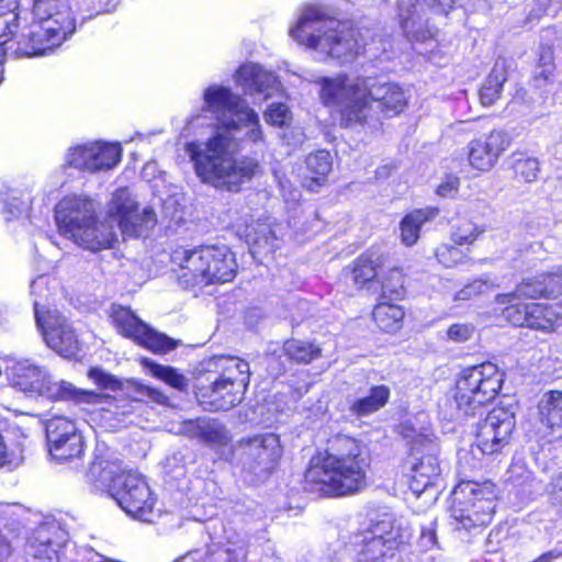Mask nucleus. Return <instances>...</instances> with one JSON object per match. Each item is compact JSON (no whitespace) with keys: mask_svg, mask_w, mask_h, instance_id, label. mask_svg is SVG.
I'll list each match as a JSON object with an SVG mask.
<instances>
[{"mask_svg":"<svg viewBox=\"0 0 562 562\" xmlns=\"http://www.w3.org/2000/svg\"><path fill=\"white\" fill-rule=\"evenodd\" d=\"M435 256L445 267H452L460 260L459 248H437Z\"/></svg>","mask_w":562,"mask_h":562,"instance_id":"nucleus-51","label":"nucleus"},{"mask_svg":"<svg viewBox=\"0 0 562 562\" xmlns=\"http://www.w3.org/2000/svg\"><path fill=\"white\" fill-rule=\"evenodd\" d=\"M315 82L319 87L321 103L331 114L336 113L341 128L368 125L373 117V103L378 104L380 113L386 119L401 114L408 103L403 88L394 82L370 87L366 78L351 80L346 72L319 77Z\"/></svg>","mask_w":562,"mask_h":562,"instance_id":"nucleus-3","label":"nucleus"},{"mask_svg":"<svg viewBox=\"0 0 562 562\" xmlns=\"http://www.w3.org/2000/svg\"><path fill=\"white\" fill-rule=\"evenodd\" d=\"M32 21L18 37L15 50L24 57L42 56L60 46L76 31L71 8L61 0H34Z\"/></svg>","mask_w":562,"mask_h":562,"instance_id":"nucleus-5","label":"nucleus"},{"mask_svg":"<svg viewBox=\"0 0 562 562\" xmlns=\"http://www.w3.org/2000/svg\"><path fill=\"white\" fill-rule=\"evenodd\" d=\"M498 285L487 277L475 279L454 294V301H467L493 291Z\"/></svg>","mask_w":562,"mask_h":562,"instance_id":"nucleus-42","label":"nucleus"},{"mask_svg":"<svg viewBox=\"0 0 562 562\" xmlns=\"http://www.w3.org/2000/svg\"><path fill=\"white\" fill-rule=\"evenodd\" d=\"M540 420L549 428L562 425V392L551 391L539 403Z\"/></svg>","mask_w":562,"mask_h":562,"instance_id":"nucleus-37","label":"nucleus"},{"mask_svg":"<svg viewBox=\"0 0 562 562\" xmlns=\"http://www.w3.org/2000/svg\"><path fill=\"white\" fill-rule=\"evenodd\" d=\"M439 214L440 209L436 205H428L407 212L398 225L401 241L405 246H414L420 237L423 225L432 222Z\"/></svg>","mask_w":562,"mask_h":562,"instance_id":"nucleus-27","label":"nucleus"},{"mask_svg":"<svg viewBox=\"0 0 562 562\" xmlns=\"http://www.w3.org/2000/svg\"><path fill=\"white\" fill-rule=\"evenodd\" d=\"M5 375L9 383L16 390L30 396H45L53 401H72L81 403H101L103 396L93 392L78 389L66 381H54L48 370L29 359H8Z\"/></svg>","mask_w":562,"mask_h":562,"instance_id":"nucleus-11","label":"nucleus"},{"mask_svg":"<svg viewBox=\"0 0 562 562\" xmlns=\"http://www.w3.org/2000/svg\"><path fill=\"white\" fill-rule=\"evenodd\" d=\"M513 138L503 128H492L473 137L465 146L469 167L475 176L492 171L512 146Z\"/></svg>","mask_w":562,"mask_h":562,"instance_id":"nucleus-17","label":"nucleus"},{"mask_svg":"<svg viewBox=\"0 0 562 562\" xmlns=\"http://www.w3.org/2000/svg\"><path fill=\"white\" fill-rule=\"evenodd\" d=\"M307 175L304 178V188L308 191H317L328 181L333 169V158L328 150L317 149L305 157Z\"/></svg>","mask_w":562,"mask_h":562,"instance_id":"nucleus-28","label":"nucleus"},{"mask_svg":"<svg viewBox=\"0 0 562 562\" xmlns=\"http://www.w3.org/2000/svg\"><path fill=\"white\" fill-rule=\"evenodd\" d=\"M8 323V310L5 306L0 305V326Z\"/></svg>","mask_w":562,"mask_h":562,"instance_id":"nucleus-60","label":"nucleus"},{"mask_svg":"<svg viewBox=\"0 0 562 562\" xmlns=\"http://www.w3.org/2000/svg\"><path fill=\"white\" fill-rule=\"evenodd\" d=\"M494 498L493 488L486 484L460 482L452 492L454 529L471 533L490 524L495 510Z\"/></svg>","mask_w":562,"mask_h":562,"instance_id":"nucleus-13","label":"nucleus"},{"mask_svg":"<svg viewBox=\"0 0 562 562\" xmlns=\"http://www.w3.org/2000/svg\"><path fill=\"white\" fill-rule=\"evenodd\" d=\"M214 366L222 370L221 375L216 378L217 380L228 384H233L237 382V380H243L241 389H247L250 378L248 362L239 358L220 356L214 358Z\"/></svg>","mask_w":562,"mask_h":562,"instance_id":"nucleus-31","label":"nucleus"},{"mask_svg":"<svg viewBox=\"0 0 562 562\" xmlns=\"http://www.w3.org/2000/svg\"><path fill=\"white\" fill-rule=\"evenodd\" d=\"M538 67L555 68L554 48L551 44H541L539 47V56L537 59Z\"/></svg>","mask_w":562,"mask_h":562,"instance_id":"nucleus-52","label":"nucleus"},{"mask_svg":"<svg viewBox=\"0 0 562 562\" xmlns=\"http://www.w3.org/2000/svg\"><path fill=\"white\" fill-rule=\"evenodd\" d=\"M285 355L297 363H308L321 357V348L313 342L292 339L283 345Z\"/></svg>","mask_w":562,"mask_h":562,"instance_id":"nucleus-40","label":"nucleus"},{"mask_svg":"<svg viewBox=\"0 0 562 562\" xmlns=\"http://www.w3.org/2000/svg\"><path fill=\"white\" fill-rule=\"evenodd\" d=\"M475 333V326L471 323L453 324L447 330V336L456 342H464L472 338Z\"/></svg>","mask_w":562,"mask_h":562,"instance_id":"nucleus-48","label":"nucleus"},{"mask_svg":"<svg viewBox=\"0 0 562 562\" xmlns=\"http://www.w3.org/2000/svg\"><path fill=\"white\" fill-rule=\"evenodd\" d=\"M291 35L307 47H322L339 65L352 63L360 53V33L347 22L326 18L315 9H306Z\"/></svg>","mask_w":562,"mask_h":562,"instance_id":"nucleus-7","label":"nucleus"},{"mask_svg":"<svg viewBox=\"0 0 562 562\" xmlns=\"http://www.w3.org/2000/svg\"><path fill=\"white\" fill-rule=\"evenodd\" d=\"M371 521L372 537L364 539L358 562H398V549L405 537L400 528L394 527L393 516L384 514L382 519Z\"/></svg>","mask_w":562,"mask_h":562,"instance_id":"nucleus-16","label":"nucleus"},{"mask_svg":"<svg viewBox=\"0 0 562 562\" xmlns=\"http://www.w3.org/2000/svg\"><path fill=\"white\" fill-rule=\"evenodd\" d=\"M382 273V262L380 258H374V254L364 252L355 262L352 278L356 284L360 286L371 281Z\"/></svg>","mask_w":562,"mask_h":562,"instance_id":"nucleus-39","label":"nucleus"},{"mask_svg":"<svg viewBox=\"0 0 562 562\" xmlns=\"http://www.w3.org/2000/svg\"><path fill=\"white\" fill-rule=\"evenodd\" d=\"M404 315L401 306L389 302H380L372 312L373 321L378 327L386 333L400 329Z\"/></svg>","mask_w":562,"mask_h":562,"instance_id":"nucleus-34","label":"nucleus"},{"mask_svg":"<svg viewBox=\"0 0 562 562\" xmlns=\"http://www.w3.org/2000/svg\"><path fill=\"white\" fill-rule=\"evenodd\" d=\"M481 233L482 231L472 222L465 221L454 227L452 232V240L459 246L471 245L477 239Z\"/></svg>","mask_w":562,"mask_h":562,"instance_id":"nucleus-44","label":"nucleus"},{"mask_svg":"<svg viewBox=\"0 0 562 562\" xmlns=\"http://www.w3.org/2000/svg\"><path fill=\"white\" fill-rule=\"evenodd\" d=\"M49 281L50 278L43 274L31 283V293L36 296L33 302L36 325L49 348L65 358H71L79 350V340L72 325L57 310L44 311L41 301L50 295Z\"/></svg>","mask_w":562,"mask_h":562,"instance_id":"nucleus-12","label":"nucleus"},{"mask_svg":"<svg viewBox=\"0 0 562 562\" xmlns=\"http://www.w3.org/2000/svg\"><path fill=\"white\" fill-rule=\"evenodd\" d=\"M381 282L382 299L401 300L406 291L404 285V274L396 267H384L382 263V273L379 274Z\"/></svg>","mask_w":562,"mask_h":562,"instance_id":"nucleus-36","label":"nucleus"},{"mask_svg":"<svg viewBox=\"0 0 562 562\" xmlns=\"http://www.w3.org/2000/svg\"><path fill=\"white\" fill-rule=\"evenodd\" d=\"M411 445V471L409 488L419 496L434 487L439 481L441 468L438 460L439 446L429 435L417 434Z\"/></svg>","mask_w":562,"mask_h":562,"instance_id":"nucleus-15","label":"nucleus"},{"mask_svg":"<svg viewBox=\"0 0 562 562\" xmlns=\"http://www.w3.org/2000/svg\"><path fill=\"white\" fill-rule=\"evenodd\" d=\"M88 376L99 387L112 391L123 390L125 389V384H132L131 380H119L115 375L105 372L101 368H91L88 372Z\"/></svg>","mask_w":562,"mask_h":562,"instance_id":"nucleus-43","label":"nucleus"},{"mask_svg":"<svg viewBox=\"0 0 562 562\" xmlns=\"http://www.w3.org/2000/svg\"><path fill=\"white\" fill-rule=\"evenodd\" d=\"M46 439L49 454L57 461H76L83 454L82 436L68 418L58 416L47 420Z\"/></svg>","mask_w":562,"mask_h":562,"instance_id":"nucleus-20","label":"nucleus"},{"mask_svg":"<svg viewBox=\"0 0 562 562\" xmlns=\"http://www.w3.org/2000/svg\"><path fill=\"white\" fill-rule=\"evenodd\" d=\"M550 497L562 505V472L554 474L547 486Z\"/></svg>","mask_w":562,"mask_h":562,"instance_id":"nucleus-53","label":"nucleus"},{"mask_svg":"<svg viewBox=\"0 0 562 562\" xmlns=\"http://www.w3.org/2000/svg\"><path fill=\"white\" fill-rule=\"evenodd\" d=\"M180 432L212 448L224 447L231 441V432L227 427L214 418L184 420L181 424Z\"/></svg>","mask_w":562,"mask_h":562,"instance_id":"nucleus-25","label":"nucleus"},{"mask_svg":"<svg viewBox=\"0 0 562 562\" xmlns=\"http://www.w3.org/2000/svg\"><path fill=\"white\" fill-rule=\"evenodd\" d=\"M509 480L518 482L519 479L526 481L530 477L531 472L527 471L519 462H514L508 470Z\"/></svg>","mask_w":562,"mask_h":562,"instance_id":"nucleus-54","label":"nucleus"},{"mask_svg":"<svg viewBox=\"0 0 562 562\" xmlns=\"http://www.w3.org/2000/svg\"><path fill=\"white\" fill-rule=\"evenodd\" d=\"M263 116L269 125L282 127L290 119V111L285 104L281 102H274L268 105Z\"/></svg>","mask_w":562,"mask_h":562,"instance_id":"nucleus-45","label":"nucleus"},{"mask_svg":"<svg viewBox=\"0 0 562 562\" xmlns=\"http://www.w3.org/2000/svg\"><path fill=\"white\" fill-rule=\"evenodd\" d=\"M391 392L386 385H374L369 393L351 402L349 411L356 416H369L384 407Z\"/></svg>","mask_w":562,"mask_h":562,"instance_id":"nucleus-32","label":"nucleus"},{"mask_svg":"<svg viewBox=\"0 0 562 562\" xmlns=\"http://www.w3.org/2000/svg\"><path fill=\"white\" fill-rule=\"evenodd\" d=\"M131 408H132L131 403L123 401V404L121 406L119 404H114L112 412L115 415H120V414L126 415L131 412Z\"/></svg>","mask_w":562,"mask_h":562,"instance_id":"nucleus-58","label":"nucleus"},{"mask_svg":"<svg viewBox=\"0 0 562 562\" xmlns=\"http://www.w3.org/2000/svg\"><path fill=\"white\" fill-rule=\"evenodd\" d=\"M241 381L233 384L215 379L210 385L198 389L196 400L204 411H228L243 401L246 390L241 389Z\"/></svg>","mask_w":562,"mask_h":562,"instance_id":"nucleus-23","label":"nucleus"},{"mask_svg":"<svg viewBox=\"0 0 562 562\" xmlns=\"http://www.w3.org/2000/svg\"><path fill=\"white\" fill-rule=\"evenodd\" d=\"M248 252L250 254V256H251L252 258H255V257H256V252L254 251V248H248Z\"/></svg>","mask_w":562,"mask_h":562,"instance_id":"nucleus-61","label":"nucleus"},{"mask_svg":"<svg viewBox=\"0 0 562 562\" xmlns=\"http://www.w3.org/2000/svg\"><path fill=\"white\" fill-rule=\"evenodd\" d=\"M456 1L457 0H434L436 5L439 7L445 13H448L454 8Z\"/></svg>","mask_w":562,"mask_h":562,"instance_id":"nucleus-57","label":"nucleus"},{"mask_svg":"<svg viewBox=\"0 0 562 562\" xmlns=\"http://www.w3.org/2000/svg\"><path fill=\"white\" fill-rule=\"evenodd\" d=\"M32 21L18 37L15 50L24 57L42 56L60 46L76 31L71 8L61 0H34Z\"/></svg>","mask_w":562,"mask_h":562,"instance_id":"nucleus-6","label":"nucleus"},{"mask_svg":"<svg viewBox=\"0 0 562 562\" xmlns=\"http://www.w3.org/2000/svg\"><path fill=\"white\" fill-rule=\"evenodd\" d=\"M503 381V373L491 362L464 369L457 380L453 398L441 406L443 417L462 420L481 416L485 405L499 392Z\"/></svg>","mask_w":562,"mask_h":562,"instance_id":"nucleus-9","label":"nucleus"},{"mask_svg":"<svg viewBox=\"0 0 562 562\" xmlns=\"http://www.w3.org/2000/svg\"><path fill=\"white\" fill-rule=\"evenodd\" d=\"M505 318L515 326L550 333L560 326L561 315L552 305L540 303H517L505 307Z\"/></svg>","mask_w":562,"mask_h":562,"instance_id":"nucleus-22","label":"nucleus"},{"mask_svg":"<svg viewBox=\"0 0 562 562\" xmlns=\"http://www.w3.org/2000/svg\"><path fill=\"white\" fill-rule=\"evenodd\" d=\"M238 81L254 92H262L265 88V70L257 64H244L236 71Z\"/></svg>","mask_w":562,"mask_h":562,"instance_id":"nucleus-41","label":"nucleus"},{"mask_svg":"<svg viewBox=\"0 0 562 562\" xmlns=\"http://www.w3.org/2000/svg\"><path fill=\"white\" fill-rule=\"evenodd\" d=\"M175 562H183V561H182V560H177V561H175Z\"/></svg>","mask_w":562,"mask_h":562,"instance_id":"nucleus-62","label":"nucleus"},{"mask_svg":"<svg viewBox=\"0 0 562 562\" xmlns=\"http://www.w3.org/2000/svg\"><path fill=\"white\" fill-rule=\"evenodd\" d=\"M506 80L505 67L495 65L479 88V99L483 106H491L501 99Z\"/></svg>","mask_w":562,"mask_h":562,"instance_id":"nucleus-33","label":"nucleus"},{"mask_svg":"<svg viewBox=\"0 0 562 562\" xmlns=\"http://www.w3.org/2000/svg\"><path fill=\"white\" fill-rule=\"evenodd\" d=\"M154 373L156 376L178 390H183L188 384L187 378L170 367L157 366Z\"/></svg>","mask_w":562,"mask_h":562,"instance_id":"nucleus-46","label":"nucleus"},{"mask_svg":"<svg viewBox=\"0 0 562 562\" xmlns=\"http://www.w3.org/2000/svg\"><path fill=\"white\" fill-rule=\"evenodd\" d=\"M203 101L205 109L212 113L224 114L228 112L240 116L247 103L237 94H234L228 87L212 85L204 90Z\"/></svg>","mask_w":562,"mask_h":562,"instance_id":"nucleus-26","label":"nucleus"},{"mask_svg":"<svg viewBox=\"0 0 562 562\" xmlns=\"http://www.w3.org/2000/svg\"><path fill=\"white\" fill-rule=\"evenodd\" d=\"M461 180L457 175L447 173L436 187L435 193L442 199H453L458 195Z\"/></svg>","mask_w":562,"mask_h":562,"instance_id":"nucleus-47","label":"nucleus"},{"mask_svg":"<svg viewBox=\"0 0 562 562\" xmlns=\"http://www.w3.org/2000/svg\"><path fill=\"white\" fill-rule=\"evenodd\" d=\"M516 427L515 411L512 406L494 407L483 420L476 424V446L484 454L502 451L510 441Z\"/></svg>","mask_w":562,"mask_h":562,"instance_id":"nucleus-18","label":"nucleus"},{"mask_svg":"<svg viewBox=\"0 0 562 562\" xmlns=\"http://www.w3.org/2000/svg\"><path fill=\"white\" fill-rule=\"evenodd\" d=\"M122 160L120 143L92 142L69 149V166L90 173L105 171L116 167Z\"/></svg>","mask_w":562,"mask_h":562,"instance_id":"nucleus-19","label":"nucleus"},{"mask_svg":"<svg viewBox=\"0 0 562 562\" xmlns=\"http://www.w3.org/2000/svg\"><path fill=\"white\" fill-rule=\"evenodd\" d=\"M539 299L546 297V290L543 286L542 276H539L535 279L524 280L520 284H518L514 292L506 294H497L495 297L496 303L498 304H516L515 301L520 299Z\"/></svg>","mask_w":562,"mask_h":562,"instance_id":"nucleus-35","label":"nucleus"},{"mask_svg":"<svg viewBox=\"0 0 562 562\" xmlns=\"http://www.w3.org/2000/svg\"><path fill=\"white\" fill-rule=\"evenodd\" d=\"M20 512L22 509L14 504L0 503V559L11 554V541L20 535Z\"/></svg>","mask_w":562,"mask_h":562,"instance_id":"nucleus-29","label":"nucleus"},{"mask_svg":"<svg viewBox=\"0 0 562 562\" xmlns=\"http://www.w3.org/2000/svg\"><path fill=\"white\" fill-rule=\"evenodd\" d=\"M138 393L142 395H147L150 400L159 404H166L168 402V397L165 394L151 387L142 386L138 390Z\"/></svg>","mask_w":562,"mask_h":562,"instance_id":"nucleus-55","label":"nucleus"},{"mask_svg":"<svg viewBox=\"0 0 562 562\" xmlns=\"http://www.w3.org/2000/svg\"><path fill=\"white\" fill-rule=\"evenodd\" d=\"M547 299H555L562 295V272L542 276Z\"/></svg>","mask_w":562,"mask_h":562,"instance_id":"nucleus-49","label":"nucleus"},{"mask_svg":"<svg viewBox=\"0 0 562 562\" xmlns=\"http://www.w3.org/2000/svg\"><path fill=\"white\" fill-rule=\"evenodd\" d=\"M281 456L279 436L271 432L240 438L231 448V461L249 475L251 483L268 477Z\"/></svg>","mask_w":562,"mask_h":562,"instance_id":"nucleus-14","label":"nucleus"},{"mask_svg":"<svg viewBox=\"0 0 562 562\" xmlns=\"http://www.w3.org/2000/svg\"><path fill=\"white\" fill-rule=\"evenodd\" d=\"M113 322L122 335L154 352H167L176 348L171 338L145 324L130 308L119 307L115 310Z\"/></svg>","mask_w":562,"mask_h":562,"instance_id":"nucleus-21","label":"nucleus"},{"mask_svg":"<svg viewBox=\"0 0 562 562\" xmlns=\"http://www.w3.org/2000/svg\"><path fill=\"white\" fill-rule=\"evenodd\" d=\"M168 256L179 268L177 277L184 288L225 283L236 273L229 248H171Z\"/></svg>","mask_w":562,"mask_h":562,"instance_id":"nucleus-10","label":"nucleus"},{"mask_svg":"<svg viewBox=\"0 0 562 562\" xmlns=\"http://www.w3.org/2000/svg\"><path fill=\"white\" fill-rule=\"evenodd\" d=\"M113 0H105L99 8H94L95 13H109L114 9Z\"/></svg>","mask_w":562,"mask_h":562,"instance_id":"nucleus-59","label":"nucleus"},{"mask_svg":"<svg viewBox=\"0 0 562 562\" xmlns=\"http://www.w3.org/2000/svg\"><path fill=\"white\" fill-rule=\"evenodd\" d=\"M508 170L514 181L518 183H532L540 173V161L525 150H514L508 161Z\"/></svg>","mask_w":562,"mask_h":562,"instance_id":"nucleus-30","label":"nucleus"},{"mask_svg":"<svg viewBox=\"0 0 562 562\" xmlns=\"http://www.w3.org/2000/svg\"><path fill=\"white\" fill-rule=\"evenodd\" d=\"M16 0H0V33H8L15 38V46H10L16 56H20L15 47L18 46V37L23 32L24 25L19 30V14L16 13Z\"/></svg>","mask_w":562,"mask_h":562,"instance_id":"nucleus-38","label":"nucleus"},{"mask_svg":"<svg viewBox=\"0 0 562 562\" xmlns=\"http://www.w3.org/2000/svg\"><path fill=\"white\" fill-rule=\"evenodd\" d=\"M66 533L54 522L35 528L27 540L29 553L43 562H59Z\"/></svg>","mask_w":562,"mask_h":562,"instance_id":"nucleus-24","label":"nucleus"},{"mask_svg":"<svg viewBox=\"0 0 562 562\" xmlns=\"http://www.w3.org/2000/svg\"><path fill=\"white\" fill-rule=\"evenodd\" d=\"M89 475L97 486L104 488L130 516L149 521L156 498L147 482L138 474L125 472L117 462L97 459Z\"/></svg>","mask_w":562,"mask_h":562,"instance_id":"nucleus-8","label":"nucleus"},{"mask_svg":"<svg viewBox=\"0 0 562 562\" xmlns=\"http://www.w3.org/2000/svg\"><path fill=\"white\" fill-rule=\"evenodd\" d=\"M420 549L427 551L437 546L436 521L431 520L428 525L422 527L418 539Z\"/></svg>","mask_w":562,"mask_h":562,"instance_id":"nucleus-50","label":"nucleus"},{"mask_svg":"<svg viewBox=\"0 0 562 562\" xmlns=\"http://www.w3.org/2000/svg\"><path fill=\"white\" fill-rule=\"evenodd\" d=\"M239 120H224L215 125L214 133L204 142L192 140L186 144V151L194 172L202 183L227 192L238 193L243 186L261 172L260 162L251 156L237 158L234 150L237 142L233 132L241 126H250L246 137L254 144L263 142L265 135L258 113L244 108Z\"/></svg>","mask_w":562,"mask_h":562,"instance_id":"nucleus-1","label":"nucleus"},{"mask_svg":"<svg viewBox=\"0 0 562 562\" xmlns=\"http://www.w3.org/2000/svg\"><path fill=\"white\" fill-rule=\"evenodd\" d=\"M90 205L89 200L66 196L55 209L59 234L77 246L89 243L92 246H114L117 243L114 222L124 239L147 235L157 223L151 209L139 212V204L127 187H120L113 192L103 221H99L93 211L88 209Z\"/></svg>","mask_w":562,"mask_h":562,"instance_id":"nucleus-2","label":"nucleus"},{"mask_svg":"<svg viewBox=\"0 0 562 562\" xmlns=\"http://www.w3.org/2000/svg\"><path fill=\"white\" fill-rule=\"evenodd\" d=\"M542 68L543 69L540 72H538L533 76V81L537 83L549 81L553 77V74L555 70V68H550V67L549 68L542 67Z\"/></svg>","mask_w":562,"mask_h":562,"instance_id":"nucleus-56","label":"nucleus"},{"mask_svg":"<svg viewBox=\"0 0 562 562\" xmlns=\"http://www.w3.org/2000/svg\"><path fill=\"white\" fill-rule=\"evenodd\" d=\"M370 465L366 447L356 439L338 435L324 452L314 456L305 472V490L322 496H342L367 486Z\"/></svg>","mask_w":562,"mask_h":562,"instance_id":"nucleus-4","label":"nucleus"}]
</instances>
